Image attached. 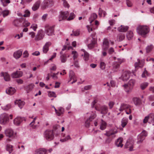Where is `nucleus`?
Segmentation results:
<instances>
[{"label":"nucleus","instance_id":"obj_1","mask_svg":"<svg viewBox=\"0 0 154 154\" xmlns=\"http://www.w3.org/2000/svg\"><path fill=\"white\" fill-rule=\"evenodd\" d=\"M149 31V28L147 26L139 25L137 28V33L143 37H145Z\"/></svg>","mask_w":154,"mask_h":154},{"label":"nucleus","instance_id":"obj_2","mask_svg":"<svg viewBox=\"0 0 154 154\" xmlns=\"http://www.w3.org/2000/svg\"><path fill=\"white\" fill-rule=\"evenodd\" d=\"M53 131L49 130H46L44 133L45 138L48 141L52 140L54 138Z\"/></svg>","mask_w":154,"mask_h":154},{"label":"nucleus","instance_id":"obj_3","mask_svg":"<svg viewBox=\"0 0 154 154\" xmlns=\"http://www.w3.org/2000/svg\"><path fill=\"white\" fill-rule=\"evenodd\" d=\"M87 41L89 43L88 45V48L91 49L95 47L96 43V40L92 36H90L87 39Z\"/></svg>","mask_w":154,"mask_h":154},{"label":"nucleus","instance_id":"obj_4","mask_svg":"<svg viewBox=\"0 0 154 154\" xmlns=\"http://www.w3.org/2000/svg\"><path fill=\"white\" fill-rule=\"evenodd\" d=\"M147 135V133L145 131H143L138 135L137 137L138 141L137 142V143L139 144L142 143Z\"/></svg>","mask_w":154,"mask_h":154},{"label":"nucleus","instance_id":"obj_5","mask_svg":"<svg viewBox=\"0 0 154 154\" xmlns=\"http://www.w3.org/2000/svg\"><path fill=\"white\" fill-rule=\"evenodd\" d=\"M109 42L112 45L113 44L114 42H111L110 40L107 38H104L103 41V45L102 46V49L105 50H108L109 47Z\"/></svg>","mask_w":154,"mask_h":154},{"label":"nucleus","instance_id":"obj_6","mask_svg":"<svg viewBox=\"0 0 154 154\" xmlns=\"http://www.w3.org/2000/svg\"><path fill=\"white\" fill-rule=\"evenodd\" d=\"M149 120V123L154 122V114L150 113L147 116H146L143 120L144 123H146Z\"/></svg>","mask_w":154,"mask_h":154},{"label":"nucleus","instance_id":"obj_7","mask_svg":"<svg viewBox=\"0 0 154 154\" xmlns=\"http://www.w3.org/2000/svg\"><path fill=\"white\" fill-rule=\"evenodd\" d=\"M134 143V140L131 139H129L128 140L125 144V147L126 148H129V150L132 151L133 150Z\"/></svg>","mask_w":154,"mask_h":154},{"label":"nucleus","instance_id":"obj_8","mask_svg":"<svg viewBox=\"0 0 154 154\" xmlns=\"http://www.w3.org/2000/svg\"><path fill=\"white\" fill-rule=\"evenodd\" d=\"M69 80L68 82H69L72 80L73 81L71 82V84L75 82L77 80V77L75 75V74L74 71L72 70H70L69 74Z\"/></svg>","mask_w":154,"mask_h":154},{"label":"nucleus","instance_id":"obj_9","mask_svg":"<svg viewBox=\"0 0 154 154\" xmlns=\"http://www.w3.org/2000/svg\"><path fill=\"white\" fill-rule=\"evenodd\" d=\"M9 120L8 115L6 113L2 114L0 117V122L1 124H5Z\"/></svg>","mask_w":154,"mask_h":154},{"label":"nucleus","instance_id":"obj_10","mask_svg":"<svg viewBox=\"0 0 154 154\" xmlns=\"http://www.w3.org/2000/svg\"><path fill=\"white\" fill-rule=\"evenodd\" d=\"M114 59L115 61L113 63V67L116 69L118 68L120 64L125 61V60L122 58L114 57Z\"/></svg>","mask_w":154,"mask_h":154},{"label":"nucleus","instance_id":"obj_11","mask_svg":"<svg viewBox=\"0 0 154 154\" xmlns=\"http://www.w3.org/2000/svg\"><path fill=\"white\" fill-rule=\"evenodd\" d=\"M45 36V33L42 29L38 31V33L35 36V41H38L42 40Z\"/></svg>","mask_w":154,"mask_h":154},{"label":"nucleus","instance_id":"obj_12","mask_svg":"<svg viewBox=\"0 0 154 154\" xmlns=\"http://www.w3.org/2000/svg\"><path fill=\"white\" fill-rule=\"evenodd\" d=\"M69 15V12L68 11L61 12L59 16V20L60 21L66 19Z\"/></svg>","mask_w":154,"mask_h":154},{"label":"nucleus","instance_id":"obj_13","mask_svg":"<svg viewBox=\"0 0 154 154\" xmlns=\"http://www.w3.org/2000/svg\"><path fill=\"white\" fill-rule=\"evenodd\" d=\"M53 4V1L51 0H44L41 4V6L43 9H45Z\"/></svg>","mask_w":154,"mask_h":154},{"label":"nucleus","instance_id":"obj_14","mask_svg":"<svg viewBox=\"0 0 154 154\" xmlns=\"http://www.w3.org/2000/svg\"><path fill=\"white\" fill-rule=\"evenodd\" d=\"M45 32L48 36L54 35V28L53 26H49L46 28Z\"/></svg>","mask_w":154,"mask_h":154},{"label":"nucleus","instance_id":"obj_15","mask_svg":"<svg viewBox=\"0 0 154 154\" xmlns=\"http://www.w3.org/2000/svg\"><path fill=\"white\" fill-rule=\"evenodd\" d=\"M5 133L6 136L9 137H14L16 134V132H14L13 130L11 129H6L5 131Z\"/></svg>","mask_w":154,"mask_h":154},{"label":"nucleus","instance_id":"obj_16","mask_svg":"<svg viewBox=\"0 0 154 154\" xmlns=\"http://www.w3.org/2000/svg\"><path fill=\"white\" fill-rule=\"evenodd\" d=\"M130 72L129 71H125L123 73L121 78L124 81H127L130 77Z\"/></svg>","mask_w":154,"mask_h":154},{"label":"nucleus","instance_id":"obj_17","mask_svg":"<svg viewBox=\"0 0 154 154\" xmlns=\"http://www.w3.org/2000/svg\"><path fill=\"white\" fill-rule=\"evenodd\" d=\"M22 71L18 70L13 72L11 74V76L12 78H16L21 77L22 76Z\"/></svg>","mask_w":154,"mask_h":154},{"label":"nucleus","instance_id":"obj_18","mask_svg":"<svg viewBox=\"0 0 154 154\" xmlns=\"http://www.w3.org/2000/svg\"><path fill=\"white\" fill-rule=\"evenodd\" d=\"M24 119V118L19 116L17 117L14 119V124L16 125H19Z\"/></svg>","mask_w":154,"mask_h":154},{"label":"nucleus","instance_id":"obj_19","mask_svg":"<svg viewBox=\"0 0 154 154\" xmlns=\"http://www.w3.org/2000/svg\"><path fill=\"white\" fill-rule=\"evenodd\" d=\"M117 132L118 131L117 130H115L114 129H111L109 131H106V133L104 134V135L107 136L109 137L116 134Z\"/></svg>","mask_w":154,"mask_h":154},{"label":"nucleus","instance_id":"obj_20","mask_svg":"<svg viewBox=\"0 0 154 154\" xmlns=\"http://www.w3.org/2000/svg\"><path fill=\"white\" fill-rule=\"evenodd\" d=\"M22 20L24 21V18H20L19 19H15L13 22V24L15 26L18 27L21 25Z\"/></svg>","mask_w":154,"mask_h":154},{"label":"nucleus","instance_id":"obj_21","mask_svg":"<svg viewBox=\"0 0 154 154\" xmlns=\"http://www.w3.org/2000/svg\"><path fill=\"white\" fill-rule=\"evenodd\" d=\"M16 91V89L10 87L8 88L6 90V93L8 95H11Z\"/></svg>","mask_w":154,"mask_h":154},{"label":"nucleus","instance_id":"obj_22","mask_svg":"<svg viewBox=\"0 0 154 154\" xmlns=\"http://www.w3.org/2000/svg\"><path fill=\"white\" fill-rule=\"evenodd\" d=\"M130 107L129 105L124 103H122L121 104L120 109H119L120 111H122L124 110H127Z\"/></svg>","mask_w":154,"mask_h":154},{"label":"nucleus","instance_id":"obj_23","mask_svg":"<svg viewBox=\"0 0 154 154\" xmlns=\"http://www.w3.org/2000/svg\"><path fill=\"white\" fill-rule=\"evenodd\" d=\"M22 54V51L20 50H18L14 52V56L15 58L17 59L21 57Z\"/></svg>","mask_w":154,"mask_h":154},{"label":"nucleus","instance_id":"obj_24","mask_svg":"<svg viewBox=\"0 0 154 154\" xmlns=\"http://www.w3.org/2000/svg\"><path fill=\"white\" fill-rule=\"evenodd\" d=\"M41 3V1L38 0L35 2L32 7V9L34 11L37 10L39 8L40 5Z\"/></svg>","mask_w":154,"mask_h":154},{"label":"nucleus","instance_id":"obj_25","mask_svg":"<svg viewBox=\"0 0 154 154\" xmlns=\"http://www.w3.org/2000/svg\"><path fill=\"white\" fill-rule=\"evenodd\" d=\"M51 43L50 42H47L43 48V51L44 53H46L48 50L49 46L51 45Z\"/></svg>","mask_w":154,"mask_h":154},{"label":"nucleus","instance_id":"obj_26","mask_svg":"<svg viewBox=\"0 0 154 154\" xmlns=\"http://www.w3.org/2000/svg\"><path fill=\"white\" fill-rule=\"evenodd\" d=\"M1 75V76L3 77L4 80L6 81H8L10 80V76L8 73L6 72H2Z\"/></svg>","mask_w":154,"mask_h":154},{"label":"nucleus","instance_id":"obj_27","mask_svg":"<svg viewBox=\"0 0 154 154\" xmlns=\"http://www.w3.org/2000/svg\"><path fill=\"white\" fill-rule=\"evenodd\" d=\"M138 62H136L134 66L135 67H142L143 66L144 64V60H142L140 61L139 59L137 60Z\"/></svg>","mask_w":154,"mask_h":154},{"label":"nucleus","instance_id":"obj_28","mask_svg":"<svg viewBox=\"0 0 154 154\" xmlns=\"http://www.w3.org/2000/svg\"><path fill=\"white\" fill-rule=\"evenodd\" d=\"M128 27L127 26L121 25L118 28V30L119 32H126L128 29Z\"/></svg>","mask_w":154,"mask_h":154},{"label":"nucleus","instance_id":"obj_29","mask_svg":"<svg viewBox=\"0 0 154 154\" xmlns=\"http://www.w3.org/2000/svg\"><path fill=\"white\" fill-rule=\"evenodd\" d=\"M123 139L122 138H119L118 139L116 142L115 144L118 147H122L123 146V144H122Z\"/></svg>","mask_w":154,"mask_h":154},{"label":"nucleus","instance_id":"obj_30","mask_svg":"<svg viewBox=\"0 0 154 154\" xmlns=\"http://www.w3.org/2000/svg\"><path fill=\"white\" fill-rule=\"evenodd\" d=\"M35 153L39 154H47V150L44 148L39 149L35 151Z\"/></svg>","mask_w":154,"mask_h":154},{"label":"nucleus","instance_id":"obj_31","mask_svg":"<svg viewBox=\"0 0 154 154\" xmlns=\"http://www.w3.org/2000/svg\"><path fill=\"white\" fill-rule=\"evenodd\" d=\"M15 104L18 105L20 109L23 108V106L25 104V102L22 101H21L20 100H16L15 101Z\"/></svg>","mask_w":154,"mask_h":154},{"label":"nucleus","instance_id":"obj_32","mask_svg":"<svg viewBox=\"0 0 154 154\" xmlns=\"http://www.w3.org/2000/svg\"><path fill=\"white\" fill-rule=\"evenodd\" d=\"M97 17V15L95 13L91 14L89 18V21H90V23L91 24L93 20L96 19Z\"/></svg>","mask_w":154,"mask_h":154},{"label":"nucleus","instance_id":"obj_33","mask_svg":"<svg viewBox=\"0 0 154 154\" xmlns=\"http://www.w3.org/2000/svg\"><path fill=\"white\" fill-rule=\"evenodd\" d=\"M60 54L61 55L60 57V60H61V62L62 63H65L66 62L67 58V55L65 54H62V52H60Z\"/></svg>","mask_w":154,"mask_h":154},{"label":"nucleus","instance_id":"obj_34","mask_svg":"<svg viewBox=\"0 0 154 154\" xmlns=\"http://www.w3.org/2000/svg\"><path fill=\"white\" fill-rule=\"evenodd\" d=\"M81 51L84 52V59L85 61H87L89 58V55L84 49H82Z\"/></svg>","mask_w":154,"mask_h":154},{"label":"nucleus","instance_id":"obj_35","mask_svg":"<svg viewBox=\"0 0 154 154\" xmlns=\"http://www.w3.org/2000/svg\"><path fill=\"white\" fill-rule=\"evenodd\" d=\"M124 87L125 91L127 92H129L133 88L131 86H130L128 84H125L123 85Z\"/></svg>","mask_w":154,"mask_h":154},{"label":"nucleus","instance_id":"obj_36","mask_svg":"<svg viewBox=\"0 0 154 154\" xmlns=\"http://www.w3.org/2000/svg\"><path fill=\"white\" fill-rule=\"evenodd\" d=\"M106 123L105 121H104L103 119H102L100 129L102 130H103L106 128Z\"/></svg>","mask_w":154,"mask_h":154},{"label":"nucleus","instance_id":"obj_37","mask_svg":"<svg viewBox=\"0 0 154 154\" xmlns=\"http://www.w3.org/2000/svg\"><path fill=\"white\" fill-rule=\"evenodd\" d=\"M125 35L123 33L119 34L117 36V39L119 41H122L125 38Z\"/></svg>","mask_w":154,"mask_h":154},{"label":"nucleus","instance_id":"obj_38","mask_svg":"<svg viewBox=\"0 0 154 154\" xmlns=\"http://www.w3.org/2000/svg\"><path fill=\"white\" fill-rule=\"evenodd\" d=\"M128 122V119L126 118H123L121 121V125L122 127L124 128L127 124Z\"/></svg>","mask_w":154,"mask_h":154},{"label":"nucleus","instance_id":"obj_39","mask_svg":"<svg viewBox=\"0 0 154 154\" xmlns=\"http://www.w3.org/2000/svg\"><path fill=\"white\" fill-rule=\"evenodd\" d=\"M133 36V33L132 31H129L128 32L126 35V37L129 40L131 39Z\"/></svg>","mask_w":154,"mask_h":154},{"label":"nucleus","instance_id":"obj_40","mask_svg":"<svg viewBox=\"0 0 154 154\" xmlns=\"http://www.w3.org/2000/svg\"><path fill=\"white\" fill-rule=\"evenodd\" d=\"M101 113L103 114H106L108 112V108L105 106H103L101 108Z\"/></svg>","mask_w":154,"mask_h":154},{"label":"nucleus","instance_id":"obj_41","mask_svg":"<svg viewBox=\"0 0 154 154\" xmlns=\"http://www.w3.org/2000/svg\"><path fill=\"white\" fill-rule=\"evenodd\" d=\"M133 101L134 103L136 105H139L141 103V100L139 98L137 97H134L133 99Z\"/></svg>","mask_w":154,"mask_h":154},{"label":"nucleus","instance_id":"obj_42","mask_svg":"<svg viewBox=\"0 0 154 154\" xmlns=\"http://www.w3.org/2000/svg\"><path fill=\"white\" fill-rule=\"evenodd\" d=\"M99 14L100 17H102L103 14V17H104L106 15V11H103L100 8L99 11Z\"/></svg>","mask_w":154,"mask_h":154},{"label":"nucleus","instance_id":"obj_43","mask_svg":"<svg viewBox=\"0 0 154 154\" xmlns=\"http://www.w3.org/2000/svg\"><path fill=\"white\" fill-rule=\"evenodd\" d=\"M1 2L2 5L5 7L8 4L10 3V0H1Z\"/></svg>","mask_w":154,"mask_h":154},{"label":"nucleus","instance_id":"obj_44","mask_svg":"<svg viewBox=\"0 0 154 154\" xmlns=\"http://www.w3.org/2000/svg\"><path fill=\"white\" fill-rule=\"evenodd\" d=\"M153 48V46L152 45H151L147 46L146 48V52L147 53H149L151 52Z\"/></svg>","mask_w":154,"mask_h":154},{"label":"nucleus","instance_id":"obj_45","mask_svg":"<svg viewBox=\"0 0 154 154\" xmlns=\"http://www.w3.org/2000/svg\"><path fill=\"white\" fill-rule=\"evenodd\" d=\"M148 85V83L147 82H145L142 83L140 85V88L142 90H144Z\"/></svg>","mask_w":154,"mask_h":154},{"label":"nucleus","instance_id":"obj_46","mask_svg":"<svg viewBox=\"0 0 154 154\" xmlns=\"http://www.w3.org/2000/svg\"><path fill=\"white\" fill-rule=\"evenodd\" d=\"M135 83V81L134 80L131 79L130 80L128 84L130 86L133 88Z\"/></svg>","mask_w":154,"mask_h":154},{"label":"nucleus","instance_id":"obj_47","mask_svg":"<svg viewBox=\"0 0 154 154\" xmlns=\"http://www.w3.org/2000/svg\"><path fill=\"white\" fill-rule=\"evenodd\" d=\"M21 22L22 23L23 25L24 26L27 27L29 26L30 24V23L28 21L25 20V19H24V20H22Z\"/></svg>","mask_w":154,"mask_h":154},{"label":"nucleus","instance_id":"obj_48","mask_svg":"<svg viewBox=\"0 0 154 154\" xmlns=\"http://www.w3.org/2000/svg\"><path fill=\"white\" fill-rule=\"evenodd\" d=\"M88 32H90L93 31L94 28L93 25L91 24L90 25H88L86 26Z\"/></svg>","mask_w":154,"mask_h":154},{"label":"nucleus","instance_id":"obj_49","mask_svg":"<svg viewBox=\"0 0 154 154\" xmlns=\"http://www.w3.org/2000/svg\"><path fill=\"white\" fill-rule=\"evenodd\" d=\"M72 54L73 55V57L74 60L78 57V54L76 51H72Z\"/></svg>","mask_w":154,"mask_h":154},{"label":"nucleus","instance_id":"obj_50","mask_svg":"<svg viewBox=\"0 0 154 154\" xmlns=\"http://www.w3.org/2000/svg\"><path fill=\"white\" fill-rule=\"evenodd\" d=\"M7 150L9 151L10 154L13 151L12 146L11 145L8 144L7 145Z\"/></svg>","mask_w":154,"mask_h":154},{"label":"nucleus","instance_id":"obj_51","mask_svg":"<svg viewBox=\"0 0 154 154\" xmlns=\"http://www.w3.org/2000/svg\"><path fill=\"white\" fill-rule=\"evenodd\" d=\"M80 34L79 31L78 30H73L72 33L71 34V35H73L75 36H78Z\"/></svg>","mask_w":154,"mask_h":154},{"label":"nucleus","instance_id":"obj_52","mask_svg":"<svg viewBox=\"0 0 154 154\" xmlns=\"http://www.w3.org/2000/svg\"><path fill=\"white\" fill-rule=\"evenodd\" d=\"M24 12L25 14L23 15L24 17H28L30 16V13L28 10H26Z\"/></svg>","mask_w":154,"mask_h":154},{"label":"nucleus","instance_id":"obj_53","mask_svg":"<svg viewBox=\"0 0 154 154\" xmlns=\"http://www.w3.org/2000/svg\"><path fill=\"white\" fill-rule=\"evenodd\" d=\"M63 2V5L65 8H69V5L67 2L66 0H61Z\"/></svg>","mask_w":154,"mask_h":154},{"label":"nucleus","instance_id":"obj_54","mask_svg":"<svg viewBox=\"0 0 154 154\" xmlns=\"http://www.w3.org/2000/svg\"><path fill=\"white\" fill-rule=\"evenodd\" d=\"M75 15L73 12L71 13L70 14L69 17L67 18V20H71L73 19L75 17Z\"/></svg>","mask_w":154,"mask_h":154},{"label":"nucleus","instance_id":"obj_55","mask_svg":"<svg viewBox=\"0 0 154 154\" xmlns=\"http://www.w3.org/2000/svg\"><path fill=\"white\" fill-rule=\"evenodd\" d=\"M34 86V84H31L27 86L26 89L29 91H30L33 88Z\"/></svg>","mask_w":154,"mask_h":154},{"label":"nucleus","instance_id":"obj_56","mask_svg":"<svg viewBox=\"0 0 154 154\" xmlns=\"http://www.w3.org/2000/svg\"><path fill=\"white\" fill-rule=\"evenodd\" d=\"M37 27V25L35 23L32 24L30 27V28L32 29L34 31H36V30Z\"/></svg>","mask_w":154,"mask_h":154},{"label":"nucleus","instance_id":"obj_57","mask_svg":"<svg viewBox=\"0 0 154 154\" xmlns=\"http://www.w3.org/2000/svg\"><path fill=\"white\" fill-rule=\"evenodd\" d=\"M11 105L10 104H8L5 106L2 107V108L4 110H7L11 108Z\"/></svg>","mask_w":154,"mask_h":154},{"label":"nucleus","instance_id":"obj_58","mask_svg":"<svg viewBox=\"0 0 154 154\" xmlns=\"http://www.w3.org/2000/svg\"><path fill=\"white\" fill-rule=\"evenodd\" d=\"M58 111L59 113H60V116L64 112V109L61 107H60L58 108Z\"/></svg>","mask_w":154,"mask_h":154},{"label":"nucleus","instance_id":"obj_59","mask_svg":"<svg viewBox=\"0 0 154 154\" xmlns=\"http://www.w3.org/2000/svg\"><path fill=\"white\" fill-rule=\"evenodd\" d=\"M149 75L148 73L147 72L146 70V68L144 69V70L143 73L142 75V77L143 78L146 77V76H148Z\"/></svg>","mask_w":154,"mask_h":154},{"label":"nucleus","instance_id":"obj_60","mask_svg":"<svg viewBox=\"0 0 154 154\" xmlns=\"http://www.w3.org/2000/svg\"><path fill=\"white\" fill-rule=\"evenodd\" d=\"M106 64L103 62H101L100 63V67L102 70L104 69L105 68Z\"/></svg>","mask_w":154,"mask_h":154},{"label":"nucleus","instance_id":"obj_61","mask_svg":"<svg viewBox=\"0 0 154 154\" xmlns=\"http://www.w3.org/2000/svg\"><path fill=\"white\" fill-rule=\"evenodd\" d=\"M9 13V11L8 10H5L2 12V14H3V17H5L7 16Z\"/></svg>","mask_w":154,"mask_h":154},{"label":"nucleus","instance_id":"obj_62","mask_svg":"<svg viewBox=\"0 0 154 154\" xmlns=\"http://www.w3.org/2000/svg\"><path fill=\"white\" fill-rule=\"evenodd\" d=\"M96 116V114L94 113H93L92 114L89 118V120L90 121H92L94 119Z\"/></svg>","mask_w":154,"mask_h":154},{"label":"nucleus","instance_id":"obj_63","mask_svg":"<svg viewBox=\"0 0 154 154\" xmlns=\"http://www.w3.org/2000/svg\"><path fill=\"white\" fill-rule=\"evenodd\" d=\"M67 48H68V50L72 49V47L71 46H68V45H65L63 48L62 49V51H63L66 50Z\"/></svg>","mask_w":154,"mask_h":154},{"label":"nucleus","instance_id":"obj_64","mask_svg":"<svg viewBox=\"0 0 154 154\" xmlns=\"http://www.w3.org/2000/svg\"><path fill=\"white\" fill-rule=\"evenodd\" d=\"M126 4L127 6L128 7H131L132 6V4L131 1L129 0H126Z\"/></svg>","mask_w":154,"mask_h":154}]
</instances>
